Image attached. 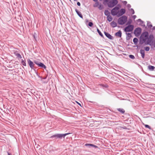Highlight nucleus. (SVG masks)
I'll list each match as a JSON object with an SVG mask.
<instances>
[{"mask_svg":"<svg viewBox=\"0 0 155 155\" xmlns=\"http://www.w3.org/2000/svg\"><path fill=\"white\" fill-rule=\"evenodd\" d=\"M141 31L142 29L140 28H137L135 29L134 31V34L137 37L140 35Z\"/></svg>","mask_w":155,"mask_h":155,"instance_id":"7","label":"nucleus"},{"mask_svg":"<svg viewBox=\"0 0 155 155\" xmlns=\"http://www.w3.org/2000/svg\"><path fill=\"white\" fill-rule=\"evenodd\" d=\"M130 11L132 12V15L134 14V11L133 8H131L130 9Z\"/></svg>","mask_w":155,"mask_h":155,"instance_id":"40","label":"nucleus"},{"mask_svg":"<svg viewBox=\"0 0 155 155\" xmlns=\"http://www.w3.org/2000/svg\"><path fill=\"white\" fill-rule=\"evenodd\" d=\"M129 56L130 58L132 59H134L135 58L134 56L133 55H129Z\"/></svg>","mask_w":155,"mask_h":155,"instance_id":"31","label":"nucleus"},{"mask_svg":"<svg viewBox=\"0 0 155 155\" xmlns=\"http://www.w3.org/2000/svg\"><path fill=\"white\" fill-rule=\"evenodd\" d=\"M117 0H111L107 3L108 6L109 8H112L115 6L118 3Z\"/></svg>","mask_w":155,"mask_h":155,"instance_id":"5","label":"nucleus"},{"mask_svg":"<svg viewBox=\"0 0 155 155\" xmlns=\"http://www.w3.org/2000/svg\"><path fill=\"white\" fill-rule=\"evenodd\" d=\"M8 153V155H12L9 153Z\"/></svg>","mask_w":155,"mask_h":155,"instance_id":"56","label":"nucleus"},{"mask_svg":"<svg viewBox=\"0 0 155 155\" xmlns=\"http://www.w3.org/2000/svg\"><path fill=\"white\" fill-rule=\"evenodd\" d=\"M153 45V48H155V45L154 44Z\"/></svg>","mask_w":155,"mask_h":155,"instance_id":"54","label":"nucleus"},{"mask_svg":"<svg viewBox=\"0 0 155 155\" xmlns=\"http://www.w3.org/2000/svg\"><path fill=\"white\" fill-rule=\"evenodd\" d=\"M152 77L155 78V76H153Z\"/></svg>","mask_w":155,"mask_h":155,"instance_id":"58","label":"nucleus"},{"mask_svg":"<svg viewBox=\"0 0 155 155\" xmlns=\"http://www.w3.org/2000/svg\"><path fill=\"white\" fill-rule=\"evenodd\" d=\"M150 49V47H149L147 46L144 47L145 50L146 51H148Z\"/></svg>","mask_w":155,"mask_h":155,"instance_id":"35","label":"nucleus"},{"mask_svg":"<svg viewBox=\"0 0 155 155\" xmlns=\"http://www.w3.org/2000/svg\"><path fill=\"white\" fill-rule=\"evenodd\" d=\"M115 35L116 37L121 38L122 36V32L120 30H119L116 32Z\"/></svg>","mask_w":155,"mask_h":155,"instance_id":"11","label":"nucleus"},{"mask_svg":"<svg viewBox=\"0 0 155 155\" xmlns=\"http://www.w3.org/2000/svg\"><path fill=\"white\" fill-rule=\"evenodd\" d=\"M123 4L125 5H126L127 3V2L126 1H124L123 2Z\"/></svg>","mask_w":155,"mask_h":155,"instance_id":"42","label":"nucleus"},{"mask_svg":"<svg viewBox=\"0 0 155 155\" xmlns=\"http://www.w3.org/2000/svg\"><path fill=\"white\" fill-rule=\"evenodd\" d=\"M99 85L102 86V87H105V88H107L108 87L107 84H100Z\"/></svg>","mask_w":155,"mask_h":155,"instance_id":"29","label":"nucleus"},{"mask_svg":"<svg viewBox=\"0 0 155 155\" xmlns=\"http://www.w3.org/2000/svg\"><path fill=\"white\" fill-rule=\"evenodd\" d=\"M110 25L113 28H115L117 26V23L114 21H112L110 23Z\"/></svg>","mask_w":155,"mask_h":155,"instance_id":"16","label":"nucleus"},{"mask_svg":"<svg viewBox=\"0 0 155 155\" xmlns=\"http://www.w3.org/2000/svg\"><path fill=\"white\" fill-rule=\"evenodd\" d=\"M40 62H40L39 61H38L35 60L34 61V63L35 64H36V65H37L38 66L39 64V63H40Z\"/></svg>","mask_w":155,"mask_h":155,"instance_id":"32","label":"nucleus"},{"mask_svg":"<svg viewBox=\"0 0 155 155\" xmlns=\"http://www.w3.org/2000/svg\"><path fill=\"white\" fill-rule=\"evenodd\" d=\"M86 22H88V20L87 19L86 20Z\"/></svg>","mask_w":155,"mask_h":155,"instance_id":"51","label":"nucleus"},{"mask_svg":"<svg viewBox=\"0 0 155 155\" xmlns=\"http://www.w3.org/2000/svg\"><path fill=\"white\" fill-rule=\"evenodd\" d=\"M127 17L126 16L123 15L118 19L117 22L120 25H123L127 21Z\"/></svg>","mask_w":155,"mask_h":155,"instance_id":"2","label":"nucleus"},{"mask_svg":"<svg viewBox=\"0 0 155 155\" xmlns=\"http://www.w3.org/2000/svg\"><path fill=\"white\" fill-rule=\"evenodd\" d=\"M97 31L99 35L102 37H104V36L100 30L98 28H97Z\"/></svg>","mask_w":155,"mask_h":155,"instance_id":"25","label":"nucleus"},{"mask_svg":"<svg viewBox=\"0 0 155 155\" xmlns=\"http://www.w3.org/2000/svg\"><path fill=\"white\" fill-rule=\"evenodd\" d=\"M136 18V15H134L133 16V18L134 19H135Z\"/></svg>","mask_w":155,"mask_h":155,"instance_id":"46","label":"nucleus"},{"mask_svg":"<svg viewBox=\"0 0 155 155\" xmlns=\"http://www.w3.org/2000/svg\"><path fill=\"white\" fill-rule=\"evenodd\" d=\"M28 64L29 65L30 67L31 68V69L34 70L36 72L37 75H38V74L36 72L35 68V64L34 62H33L31 61L29 59H28L27 60Z\"/></svg>","mask_w":155,"mask_h":155,"instance_id":"4","label":"nucleus"},{"mask_svg":"<svg viewBox=\"0 0 155 155\" xmlns=\"http://www.w3.org/2000/svg\"><path fill=\"white\" fill-rule=\"evenodd\" d=\"M74 0V1H76L77 0Z\"/></svg>","mask_w":155,"mask_h":155,"instance_id":"59","label":"nucleus"},{"mask_svg":"<svg viewBox=\"0 0 155 155\" xmlns=\"http://www.w3.org/2000/svg\"><path fill=\"white\" fill-rule=\"evenodd\" d=\"M134 26L133 25H129L126 26L124 28V30L125 32H131L134 29Z\"/></svg>","mask_w":155,"mask_h":155,"instance_id":"6","label":"nucleus"},{"mask_svg":"<svg viewBox=\"0 0 155 155\" xmlns=\"http://www.w3.org/2000/svg\"><path fill=\"white\" fill-rule=\"evenodd\" d=\"M90 102H91L92 103L94 104L96 103V102H92V101H90Z\"/></svg>","mask_w":155,"mask_h":155,"instance_id":"50","label":"nucleus"},{"mask_svg":"<svg viewBox=\"0 0 155 155\" xmlns=\"http://www.w3.org/2000/svg\"><path fill=\"white\" fill-rule=\"evenodd\" d=\"M114 10H115L116 11L118 10L119 9V7L117 6H115L113 8Z\"/></svg>","mask_w":155,"mask_h":155,"instance_id":"38","label":"nucleus"},{"mask_svg":"<svg viewBox=\"0 0 155 155\" xmlns=\"http://www.w3.org/2000/svg\"><path fill=\"white\" fill-rule=\"evenodd\" d=\"M148 69L149 70L151 71H153L155 69V67L153 66L149 65L148 67Z\"/></svg>","mask_w":155,"mask_h":155,"instance_id":"20","label":"nucleus"},{"mask_svg":"<svg viewBox=\"0 0 155 155\" xmlns=\"http://www.w3.org/2000/svg\"><path fill=\"white\" fill-rule=\"evenodd\" d=\"M117 109L118 111L121 114H124L125 112V110L122 108H117Z\"/></svg>","mask_w":155,"mask_h":155,"instance_id":"21","label":"nucleus"},{"mask_svg":"<svg viewBox=\"0 0 155 155\" xmlns=\"http://www.w3.org/2000/svg\"><path fill=\"white\" fill-rule=\"evenodd\" d=\"M104 34L110 40H113V37L108 33L104 31Z\"/></svg>","mask_w":155,"mask_h":155,"instance_id":"9","label":"nucleus"},{"mask_svg":"<svg viewBox=\"0 0 155 155\" xmlns=\"http://www.w3.org/2000/svg\"><path fill=\"white\" fill-rule=\"evenodd\" d=\"M117 6H119V7H121V6L119 4H118L117 5Z\"/></svg>","mask_w":155,"mask_h":155,"instance_id":"52","label":"nucleus"},{"mask_svg":"<svg viewBox=\"0 0 155 155\" xmlns=\"http://www.w3.org/2000/svg\"><path fill=\"white\" fill-rule=\"evenodd\" d=\"M77 5L78 6H80L81 5V3L79 2H78L77 3Z\"/></svg>","mask_w":155,"mask_h":155,"instance_id":"45","label":"nucleus"},{"mask_svg":"<svg viewBox=\"0 0 155 155\" xmlns=\"http://www.w3.org/2000/svg\"><path fill=\"white\" fill-rule=\"evenodd\" d=\"M14 54H15V55L16 56V57L17 58H20V59H21L22 58V57H21V54L19 53H18L17 51H16L15 52Z\"/></svg>","mask_w":155,"mask_h":155,"instance_id":"18","label":"nucleus"},{"mask_svg":"<svg viewBox=\"0 0 155 155\" xmlns=\"http://www.w3.org/2000/svg\"><path fill=\"white\" fill-rule=\"evenodd\" d=\"M70 134V133H67L64 134H56L51 136L50 137L51 138H55V139H57L59 138L61 139L62 137L64 138L66 136Z\"/></svg>","mask_w":155,"mask_h":155,"instance_id":"3","label":"nucleus"},{"mask_svg":"<svg viewBox=\"0 0 155 155\" xmlns=\"http://www.w3.org/2000/svg\"><path fill=\"white\" fill-rule=\"evenodd\" d=\"M140 53L141 54V57L144 58L145 57V51L144 50L141 49L140 51Z\"/></svg>","mask_w":155,"mask_h":155,"instance_id":"15","label":"nucleus"},{"mask_svg":"<svg viewBox=\"0 0 155 155\" xmlns=\"http://www.w3.org/2000/svg\"><path fill=\"white\" fill-rule=\"evenodd\" d=\"M111 12L112 15L114 16L117 15V17L118 12H117V11L115 10H114L113 9L111 10Z\"/></svg>","mask_w":155,"mask_h":155,"instance_id":"12","label":"nucleus"},{"mask_svg":"<svg viewBox=\"0 0 155 155\" xmlns=\"http://www.w3.org/2000/svg\"><path fill=\"white\" fill-rule=\"evenodd\" d=\"M109 2L108 0H104V4L105 2L108 3Z\"/></svg>","mask_w":155,"mask_h":155,"instance_id":"43","label":"nucleus"},{"mask_svg":"<svg viewBox=\"0 0 155 155\" xmlns=\"http://www.w3.org/2000/svg\"><path fill=\"white\" fill-rule=\"evenodd\" d=\"M98 0H93L94 2H97Z\"/></svg>","mask_w":155,"mask_h":155,"instance_id":"55","label":"nucleus"},{"mask_svg":"<svg viewBox=\"0 0 155 155\" xmlns=\"http://www.w3.org/2000/svg\"><path fill=\"white\" fill-rule=\"evenodd\" d=\"M103 8V6L101 5V4H100L98 7V8L100 10H102Z\"/></svg>","mask_w":155,"mask_h":155,"instance_id":"33","label":"nucleus"},{"mask_svg":"<svg viewBox=\"0 0 155 155\" xmlns=\"http://www.w3.org/2000/svg\"><path fill=\"white\" fill-rule=\"evenodd\" d=\"M137 21L138 22H140V24L142 25L143 23V21L141 20L140 19H139L137 20Z\"/></svg>","mask_w":155,"mask_h":155,"instance_id":"30","label":"nucleus"},{"mask_svg":"<svg viewBox=\"0 0 155 155\" xmlns=\"http://www.w3.org/2000/svg\"><path fill=\"white\" fill-rule=\"evenodd\" d=\"M142 25V26H144V27H145V25Z\"/></svg>","mask_w":155,"mask_h":155,"instance_id":"57","label":"nucleus"},{"mask_svg":"<svg viewBox=\"0 0 155 155\" xmlns=\"http://www.w3.org/2000/svg\"><path fill=\"white\" fill-rule=\"evenodd\" d=\"M144 126L146 128H149V129H151V127L148 125L145 124L144 125Z\"/></svg>","mask_w":155,"mask_h":155,"instance_id":"37","label":"nucleus"},{"mask_svg":"<svg viewBox=\"0 0 155 155\" xmlns=\"http://www.w3.org/2000/svg\"><path fill=\"white\" fill-rule=\"evenodd\" d=\"M33 37L36 40V38L37 37V34L36 33H34L33 35Z\"/></svg>","mask_w":155,"mask_h":155,"instance_id":"41","label":"nucleus"},{"mask_svg":"<svg viewBox=\"0 0 155 155\" xmlns=\"http://www.w3.org/2000/svg\"><path fill=\"white\" fill-rule=\"evenodd\" d=\"M149 85H155V84H149Z\"/></svg>","mask_w":155,"mask_h":155,"instance_id":"48","label":"nucleus"},{"mask_svg":"<svg viewBox=\"0 0 155 155\" xmlns=\"http://www.w3.org/2000/svg\"><path fill=\"white\" fill-rule=\"evenodd\" d=\"M84 146H88L89 147H93L95 148L98 147L97 146L93 144L86 143L84 145Z\"/></svg>","mask_w":155,"mask_h":155,"instance_id":"13","label":"nucleus"},{"mask_svg":"<svg viewBox=\"0 0 155 155\" xmlns=\"http://www.w3.org/2000/svg\"><path fill=\"white\" fill-rule=\"evenodd\" d=\"M95 4L94 5V7H97L99 5V2L97 1L96 2Z\"/></svg>","mask_w":155,"mask_h":155,"instance_id":"39","label":"nucleus"},{"mask_svg":"<svg viewBox=\"0 0 155 155\" xmlns=\"http://www.w3.org/2000/svg\"><path fill=\"white\" fill-rule=\"evenodd\" d=\"M38 66L39 67H41L42 68H44V69H46V68L45 65L43 63L40 62L39 63Z\"/></svg>","mask_w":155,"mask_h":155,"instance_id":"17","label":"nucleus"},{"mask_svg":"<svg viewBox=\"0 0 155 155\" xmlns=\"http://www.w3.org/2000/svg\"><path fill=\"white\" fill-rule=\"evenodd\" d=\"M126 12L125 9L124 8H121L120 9V11L118 12L117 17H119L123 14H124Z\"/></svg>","mask_w":155,"mask_h":155,"instance_id":"8","label":"nucleus"},{"mask_svg":"<svg viewBox=\"0 0 155 155\" xmlns=\"http://www.w3.org/2000/svg\"><path fill=\"white\" fill-rule=\"evenodd\" d=\"M153 29L155 30V26H154L153 27Z\"/></svg>","mask_w":155,"mask_h":155,"instance_id":"53","label":"nucleus"},{"mask_svg":"<svg viewBox=\"0 0 155 155\" xmlns=\"http://www.w3.org/2000/svg\"><path fill=\"white\" fill-rule=\"evenodd\" d=\"M132 20L131 19H129L127 22L126 23V25H130V24L132 23Z\"/></svg>","mask_w":155,"mask_h":155,"instance_id":"27","label":"nucleus"},{"mask_svg":"<svg viewBox=\"0 0 155 155\" xmlns=\"http://www.w3.org/2000/svg\"><path fill=\"white\" fill-rule=\"evenodd\" d=\"M150 39H153L154 38L153 35L152 34H150L149 36V38H148Z\"/></svg>","mask_w":155,"mask_h":155,"instance_id":"34","label":"nucleus"},{"mask_svg":"<svg viewBox=\"0 0 155 155\" xmlns=\"http://www.w3.org/2000/svg\"><path fill=\"white\" fill-rule=\"evenodd\" d=\"M76 103H77V104H78L81 107V104L80 103H79V102H78L77 101H76Z\"/></svg>","mask_w":155,"mask_h":155,"instance_id":"47","label":"nucleus"},{"mask_svg":"<svg viewBox=\"0 0 155 155\" xmlns=\"http://www.w3.org/2000/svg\"><path fill=\"white\" fill-rule=\"evenodd\" d=\"M47 76L43 77L42 78V79H46L47 78Z\"/></svg>","mask_w":155,"mask_h":155,"instance_id":"49","label":"nucleus"},{"mask_svg":"<svg viewBox=\"0 0 155 155\" xmlns=\"http://www.w3.org/2000/svg\"><path fill=\"white\" fill-rule=\"evenodd\" d=\"M21 63V64H22L23 65H24V66H26L25 60H23V59H22Z\"/></svg>","mask_w":155,"mask_h":155,"instance_id":"26","label":"nucleus"},{"mask_svg":"<svg viewBox=\"0 0 155 155\" xmlns=\"http://www.w3.org/2000/svg\"><path fill=\"white\" fill-rule=\"evenodd\" d=\"M75 11L78 16L81 18L83 19V15H82L81 13L78 11L77 9H75Z\"/></svg>","mask_w":155,"mask_h":155,"instance_id":"14","label":"nucleus"},{"mask_svg":"<svg viewBox=\"0 0 155 155\" xmlns=\"http://www.w3.org/2000/svg\"><path fill=\"white\" fill-rule=\"evenodd\" d=\"M133 41L134 43V44L135 45H137L138 42V39L136 38H135L133 39Z\"/></svg>","mask_w":155,"mask_h":155,"instance_id":"22","label":"nucleus"},{"mask_svg":"<svg viewBox=\"0 0 155 155\" xmlns=\"http://www.w3.org/2000/svg\"><path fill=\"white\" fill-rule=\"evenodd\" d=\"M126 34L127 35V36L126 37V39L127 40H129L130 39V37H132V35H131V33H126Z\"/></svg>","mask_w":155,"mask_h":155,"instance_id":"19","label":"nucleus"},{"mask_svg":"<svg viewBox=\"0 0 155 155\" xmlns=\"http://www.w3.org/2000/svg\"><path fill=\"white\" fill-rule=\"evenodd\" d=\"M149 34L147 31H146L143 32L140 37V43L141 44H143L145 42L147 39L148 38Z\"/></svg>","mask_w":155,"mask_h":155,"instance_id":"1","label":"nucleus"},{"mask_svg":"<svg viewBox=\"0 0 155 155\" xmlns=\"http://www.w3.org/2000/svg\"><path fill=\"white\" fill-rule=\"evenodd\" d=\"M127 6L128 8H131V5L129 4H127Z\"/></svg>","mask_w":155,"mask_h":155,"instance_id":"44","label":"nucleus"},{"mask_svg":"<svg viewBox=\"0 0 155 155\" xmlns=\"http://www.w3.org/2000/svg\"><path fill=\"white\" fill-rule=\"evenodd\" d=\"M104 15L106 16H109L110 15V13L109 12V11L108 10H105L104 11Z\"/></svg>","mask_w":155,"mask_h":155,"instance_id":"23","label":"nucleus"},{"mask_svg":"<svg viewBox=\"0 0 155 155\" xmlns=\"http://www.w3.org/2000/svg\"><path fill=\"white\" fill-rule=\"evenodd\" d=\"M150 22L149 21H148L147 22V25L149 28H151L152 27V25L151 24H150Z\"/></svg>","mask_w":155,"mask_h":155,"instance_id":"28","label":"nucleus"},{"mask_svg":"<svg viewBox=\"0 0 155 155\" xmlns=\"http://www.w3.org/2000/svg\"><path fill=\"white\" fill-rule=\"evenodd\" d=\"M107 20L109 21H111L113 19V18L111 17L110 15L108 16L107 17Z\"/></svg>","mask_w":155,"mask_h":155,"instance_id":"24","label":"nucleus"},{"mask_svg":"<svg viewBox=\"0 0 155 155\" xmlns=\"http://www.w3.org/2000/svg\"><path fill=\"white\" fill-rule=\"evenodd\" d=\"M70 1H71V0H69Z\"/></svg>","mask_w":155,"mask_h":155,"instance_id":"60","label":"nucleus"},{"mask_svg":"<svg viewBox=\"0 0 155 155\" xmlns=\"http://www.w3.org/2000/svg\"><path fill=\"white\" fill-rule=\"evenodd\" d=\"M93 25V23L91 22H89L88 24L89 26L91 27Z\"/></svg>","mask_w":155,"mask_h":155,"instance_id":"36","label":"nucleus"},{"mask_svg":"<svg viewBox=\"0 0 155 155\" xmlns=\"http://www.w3.org/2000/svg\"><path fill=\"white\" fill-rule=\"evenodd\" d=\"M147 39V45H149L150 46L152 45V43L153 42V40L152 39H150L148 38Z\"/></svg>","mask_w":155,"mask_h":155,"instance_id":"10","label":"nucleus"}]
</instances>
